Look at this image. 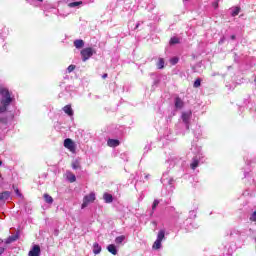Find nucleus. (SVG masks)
<instances>
[{"mask_svg":"<svg viewBox=\"0 0 256 256\" xmlns=\"http://www.w3.org/2000/svg\"><path fill=\"white\" fill-rule=\"evenodd\" d=\"M0 95L2 96L0 100V113H5L7 111V107L13 103V97H11V92L9 89L0 86Z\"/></svg>","mask_w":256,"mask_h":256,"instance_id":"obj_1","label":"nucleus"},{"mask_svg":"<svg viewBox=\"0 0 256 256\" xmlns=\"http://www.w3.org/2000/svg\"><path fill=\"white\" fill-rule=\"evenodd\" d=\"M97 51L91 47L84 48L81 50L80 55L82 57V61H89L93 55H95Z\"/></svg>","mask_w":256,"mask_h":256,"instance_id":"obj_2","label":"nucleus"},{"mask_svg":"<svg viewBox=\"0 0 256 256\" xmlns=\"http://www.w3.org/2000/svg\"><path fill=\"white\" fill-rule=\"evenodd\" d=\"M163 239H165V230H160L158 232L157 239L152 246V249L158 250L161 247Z\"/></svg>","mask_w":256,"mask_h":256,"instance_id":"obj_3","label":"nucleus"},{"mask_svg":"<svg viewBox=\"0 0 256 256\" xmlns=\"http://www.w3.org/2000/svg\"><path fill=\"white\" fill-rule=\"evenodd\" d=\"M95 193L91 192L90 194L84 196L83 198V203H82V209H85L89 205V203H94L95 202Z\"/></svg>","mask_w":256,"mask_h":256,"instance_id":"obj_4","label":"nucleus"},{"mask_svg":"<svg viewBox=\"0 0 256 256\" xmlns=\"http://www.w3.org/2000/svg\"><path fill=\"white\" fill-rule=\"evenodd\" d=\"M64 147L65 149H69L71 153H75L77 150V145H75V142L71 138H66L64 140Z\"/></svg>","mask_w":256,"mask_h":256,"instance_id":"obj_5","label":"nucleus"},{"mask_svg":"<svg viewBox=\"0 0 256 256\" xmlns=\"http://www.w3.org/2000/svg\"><path fill=\"white\" fill-rule=\"evenodd\" d=\"M28 256H41V247L39 245H34L29 251Z\"/></svg>","mask_w":256,"mask_h":256,"instance_id":"obj_6","label":"nucleus"},{"mask_svg":"<svg viewBox=\"0 0 256 256\" xmlns=\"http://www.w3.org/2000/svg\"><path fill=\"white\" fill-rule=\"evenodd\" d=\"M192 115H193V112L191 111L183 112L181 116L183 123H185L186 125H189V121H191Z\"/></svg>","mask_w":256,"mask_h":256,"instance_id":"obj_7","label":"nucleus"},{"mask_svg":"<svg viewBox=\"0 0 256 256\" xmlns=\"http://www.w3.org/2000/svg\"><path fill=\"white\" fill-rule=\"evenodd\" d=\"M18 239H19V232H16L15 235L9 236L5 240V245H11V243H15V241H17Z\"/></svg>","mask_w":256,"mask_h":256,"instance_id":"obj_8","label":"nucleus"},{"mask_svg":"<svg viewBox=\"0 0 256 256\" xmlns=\"http://www.w3.org/2000/svg\"><path fill=\"white\" fill-rule=\"evenodd\" d=\"M107 145L108 147H112V148L119 147V145H121V141L110 138L107 140Z\"/></svg>","mask_w":256,"mask_h":256,"instance_id":"obj_9","label":"nucleus"},{"mask_svg":"<svg viewBox=\"0 0 256 256\" xmlns=\"http://www.w3.org/2000/svg\"><path fill=\"white\" fill-rule=\"evenodd\" d=\"M62 110L64 111V113H66V115H68V117H73L74 112L73 108L71 107V104L64 106Z\"/></svg>","mask_w":256,"mask_h":256,"instance_id":"obj_10","label":"nucleus"},{"mask_svg":"<svg viewBox=\"0 0 256 256\" xmlns=\"http://www.w3.org/2000/svg\"><path fill=\"white\" fill-rule=\"evenodd\" d=\"M74 47H76V49H83V47H85V41L81 39L75 40Z\"/></svg>","mask_w":256,"mask_h":256,"instance_id":"obj_11","label":"nucleus"},{"mask_svg":"<svg viewBox=\"0 0 256 256\" xmlns=\"http://www.w3.org/2000/svg\"><path fill=\"white\" fill-rule=\"evenodd\" d=\"M66 175H67V179H68V181H70V183H75V181H77V177L71 171H67Z\"/></svg>","mask_w":256,"mask_h":256,"instance_id":"obj_12","label":"nucleus"},{"mask_svg":"<svg viewBox=\"0 0 256 256\" xmlns=\"http://www.w3.org/2000/svg\"><path fill=\"white\" fill-rule=\"evenodd\" d=\"M11 197V192L9 191H4L0 193V201H7Z\"/></svg>","mask_w":256,"mask_h":256,"instance_id":"obj_13","label":"nucleus"},{"mask_svg":"<svg viewBox=\"0 0 256 256\" xmlns=\"http://www.w3.org/2000/svg\"><path fill=\"white\" fill-rule=\"evenodd\" d=\"M101 250H102V248L99 245V243L95 242L93 244V253H94V255H99V253H101Z\"/></svg>","mask_w":256,"mask_h":256,"instance_id":"obj_14","label":"nucleus"},{"mask_svg":"<svg viewBox=\"0 0 256 256\" xmlns=\"http://www.w3.org/2000/svg\"><path fill=\"white\" fill-rule=\"evenodd\" d=\"M103 199H104L105 203H113V195H111L109 193H104Z\"/></svg>","mask_w":256,"mask_h":256,"instance_id":"obj_15","label":"nucleus"},{"mask_svg":"<svg viewBox=\"0 0 256 256\" xmlns=\"http://www.w3.org/2000/svg\"><path fill=\"white\" fill-rule=\"evenodd\" d=\"M107 251H109V253H111L112 255H117V247H115L114 244H109L107 246Z\"/></svg>","mask_w":256,"mask_h":256,"instance_id":"obj_16","label":"nucleus"},{"mask_svg":"<svg viewBox=\"0 0 256 256\" xmlns=\"http://www.w3.org/2000/svg\"><path fill=\"white\" fill-rule=\"evenodd\" d=\"M156 67L157 69H165V59L159 58Z\"/></svg>","mask_w":256,"mask_h":256,"instance_id":"obj_17","label":"nucleus"},{"mask_svg":"<svg viewBox=\"0 0 256 256\" xmlns=\"http://www.w3.org/2000/svg\"><path fill=\"white\" fill-rule=\"evenodd\" d=\"M183 105H184L183 100H181V98L177 97L175 99V107L177 109H183Z\"/></svg>","mask_w":256,"mask_h":256,"instance_id":"obj_18","label":"nucleus"},{"mask_svg":"<svg viewBox=\"0 0 256 256\" xmlns=\"http://www.w3.org/2000/svg\"><path fill=\"white\" fill-rule=\"evenodd\" d=\"M44 200L46 201V203H48L49 205H51L53 203V197H51V195L45 193L43 195Z\"/></svg>","mask_w":256,"mask_h":256,"instance_id":"obj_19","label":"nucleus"},{"mask_svg":"<svg viewBox=\"0 0 256 256\" xmlns=\"http://www.w3.org/2000/svg\"><path fill=\"white\" fill-rule=\"evenodd\" d=\"M190 167L193 169V171H195V168L199 167V159L193 158V162L190 164Z\"/></svg>","mask_w":256,"mask_h":256,"instance_id":"obj_20","label":"nucleus"},{"mask_svg":"<svg viewBox=\"0 0 256 256\" xmlns=\"http://www.w3.org/2000/svg\"><path fill=\"white\" fill-rule=\"evenodd\" d=\"M126 239L125 235H121L115 238V243L116 245H121L123 241Z\"/></svg>","mask_w":256,"mask_h":256,"instance_id":"obj_21","label":"nucleus"},{"mask_svg":"<svg viewBox=\"0 0 256 256\" xmlns=\"http://www.w3.org/2000/svg\"><path fill=\"white\" fill-rule=\"evenodd\" d=\"M79 5H83V1L71 2V3L68 4V7H70V8L79 7Z\"/></svg>","mask_w":256,"mask_h":256,"instance_id":"obj_22","label":"nucleus"},{"mask_svg":"<svg viewBox=\"0 0 256 256\" xmlns=\"http://www.w3.org/2000/svg\"><path fill=\"white\" fill-rule=\"evenodd\" d=\"M241 13V7H235L233 12H232V17H237Z\"/></svg>","mask_w":256,"mask_h":256,"instance_id":"obj_23","label":"nucleus"},{"mask_svg":"<svg viewBox=\"0 0 256 256\" xmlns=\"http://www.w3.org/2000/svg\"><path fill=\"white\" fill-rule=\"evenodd\" d=\"M71 167L72 169H75V170L81 169V164H79V161H74L72 162Z\"/></svg>","mask_w":256,"mask_h":256,"instance_id":"obj_24","label":"nucleus"},{"mask_svg":"<svg viewBox=\"0 0 256 256\" xmlns=\"http://www.w3.org/2000/svg\"><path fill=\"white\" fill-rule=\"evenodd\" d=\"M179 44V38L178 37H172L170 39V45H177Z\"/></svg>","mask_w":256,"mask_h":256,"instance_id":"obj_25","label":"nucleus"},{"mask_svg":"<svg viewBox=\"0 0 256 256\" xmlns=\"http://www.w3.org/2000/svg\"><path fill=\"white\" fill-rule=\"evenodd\" d=\"M193 87H194L195 89L201 87V79H199V78L196 79L195 82H194V84H193Z\"/></svg>","mask_w":256,"mask_h":256,"instance_id":"obj_26","label":"nucleus"},{"mask_svg":"<svg viewBox=\"0 0 256 256\" xmlns=\"http://www.w3.org/2000/svg\"><path fill=\"white\" fill-rule=\"evenodd\" d=\"M170 63H171V65H177L179 63V58L174 57V58L170 59Z\"/></svg>","mask_w":256,"mask_h":256,"instance_id":"obj_27","label":"nucleus"},{"mask_svg":"<svg viewBox=\"0 0 256 256\" xmlns=\"http://www.w3.org/2000/svg\"><path fill=\"white\" fill-rule=\"evenodd\" d=\"M75 65H73V64H71L70 66H68V68H67V71H68V73H73V71H75Z\"/></svg>","mask_w":256,"mask_h":256,"instance_id":"obj_28","label":"nucleus"},{"mask_svg":"<svg viewBox=\"0 0 256 256\" xmlns=\"http://www.w3.org/2000/svg\"><path fill=\"white\" fill-rule=\"evenodd\" d=\"M158 205H159V200H154L153 205H152V211H155V209H157Z\"/></svg>","mask_w":256,"mask_h":256,"instance_id":"obj_29","label":"nucleus"},{"mask_svg":"<svg viewBox=\"0 0 256 256\" xmlns=\"http://www.w3.org/2000/svg\"><path fill=\"white\" fill-rule=\"evenodd\" d=\"M250 221H256V210L253 212V214L250 217Z\"/></svg>","mask_w":256,"mask_h":256,"instance_id":"obj_30","label":"nucleus"},{"mask_svg":"<svg viewBox=\"0 0 256 256\" xmlns=\"http://www.w3.org/2000/svg\"><path fill=\"white\" fill-rule=\"evenodd\" d=\"M14 191L16 195H18V197H23V194H21V192L19 191V188H15Z\"/></svg>","mask_w":256,"mask_h":256,"instance_id":"obj_31","label":"nucleus"},{"mask_svg":"<svg viewBox=\"0 0 256 256\" xmlns=\"http://www.w3.org/2000/svg\"><path fill=\"white\" fill-rule=\"evenodd\" d=\"M212 6L214 7V9H218L219 1L213 2Z\"/></svg>","mask_w":256,"mask_h":256,"instance_id":"obj_32","label":"nucleus"},{"mask_svg":"<svg viewBox=\"0 0 256 256\" xmlns=\"http://www.w3.org/2000/svg\"><path fill=\"white\" fill-rule=\"evenodd\" d=\"M0 123L7 125V118H0Z\"/></svg>","mask_w":256,"mask_h":256,"instance_id":"obj_33","label":"nucleus"},{"mask_svg":"<svg viewBox=\"0 0 256 256\" xmlns=\"http://www.w3.org/2000/svg\"><path fill=\"white\" fill-rule=\"evenodd\" d=\"M2 253H5V248H4V247H0V255H1Z\"/></svg>","mask_w":256,"mask_h":256,"instance_id":"obj_34","label":"nucleus"},{"mask_svg":"<svg viewBox=\"0 0 256 256\" xmlns=\"http://www.w3.org/2000/svg\"><path fill=\"white\" fill-rule=\"evenodd\" d=\"M107 77H108V74H107V73H105V74L102 75V79H107Z\"/></svg>","mask_w":256,"mask_h":256,"instance_id":"obj_35","label":"nucleus"},{"mask_svg":"<svg viewBox=\"0 0 256 256\" xmlns=\"http://www.w3.org/2000/svg\"><path fill=\"white\" fill-rule=\"evenodd\" d=\"M231 39H232V40H235V39H236V36H235V35H232V36H231Z\"/></svg>","mask_w":256,"mask_h":256,"instance_id":"obj_36","label":"nucleus"},{"mask_svg":"<svg viewBox=\"0 0 256 256\" xmlns=\"http://www.w3.org/2000/svg\"><path fill=\"white\" fill-rule=\"evenodd\" d=\"M1 243H3V239L0 238V245H1Z\"/></svg>","mask_w":256,"mask_h":256,"instance_id":"obj_37","label":"nucleus"},{"mask_svg":"<svg viewBox=\"0 0 256 256\" xmlns=\"http://www.w3.org/2000/svg\"><path fill=\"white\" fill-rule=\"evenodd\" d=\"M3 165V161L0 160V166Z\"/></svg>","mask_w":256,"mask_h":256,"instance_id":"obj_38","label":"nucleus"},{"mask_svg":"<svg viewBox=\"0 0 256 256\" xmlns=\"http://www.w3.org/2000/svg\"><path fill=\"white\" fill-rule=\"evenodd\" d=\"M40 3H43V0H38Z\"/></svg>","mask_w":256,"mask_h":256,"instance_id":"obj_39","label":"nucleus"},{"mask_svg":"<svg viewBox=\"0 0 256 256\" xmlns=\"http://www.w3.org/2000/svg\"><path fill=\"white\" fill-rule=\"evenodd\" d=\"M183 1H189V0H183Z\"/></svg>","mask_w":256,"mask_h":256,"instance_id":"obj_40","label":"nucleus"}]
</instances>
